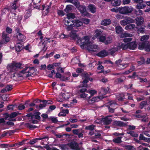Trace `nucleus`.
I'll use <instances>...</instances> for the list:
<instances>
[{
  "instance_id": "obj_18",
  "label": "nucleus",
  "mask_w": 150,
  "mask_h": 150,
  "mask_svg": "<svg viewBox=\"0 0 150 150\" xmlns=\"http://www.w3.org/2000/svg\"><path fill=\"white\" fill-rule=\"evenodd\" d=\"M108 52L105 50H103L100 51L97 54V55L102 57H105L108 55Z\"/></svg>"
},
{
  "instance_id": "obj_20",
  "label": "nucleus",
  "mask_w": 150,
  "mask_h": 150,
  "mask_svg": "<svg viewBox=\"0 0 150 150\" xmlns=\"http://www.w3.org/2000/svg\"><path fill=\"white\" fill-rule=\"evenodd\" d=\"M113 125L114 126H118L120 127L125 126V124L121 121H115L113 123Z\"/></svg>"
},
{
  "instance_id": "obj_62",
  "label": "nucleus",
  "mask_w": 150,
  "mask_h": 150,
  "mask_svg": "<svg viewBox=\"0 0 150 150\" xmlns=\"http://www.w3.org/2000/svg\"><path fill=\"white\" fill-rule=\"evenodd\" d=\"M126 148L128 150H135V149L132 146H126Z\"/></svg>"
},
{
  "instance_id": "obj_29",
  "label": "nucleus",
  "mask_w": 150,
  "mask_h": 150,
  "mask_svg": "<svg viewBox=\"0 0 150 150\" xmlns=\"http://www.w3.org/2000/svg\"><path fill=\"white\" fill-rule=\"evenodd\" d=\"M109 90L108 89H106L104 88H102L101 89L100 93V95H104L107 93Z\"/></svg>"
},
{
  "instance_id": "obj_52",
  "label": "nucleus",
  "mask_w": 150,
  "mask_h": 150,
  "mask_svg": "<svg viewBox=\"0 0 150 150\" xmlns=\"http://www.w3.org/2000/svg\"><path fill=\"white\" fill-rule=\"evenodd\" d=\"M97 69L101 70V71L98 72V73L99 74L102 73L104 71V67L102 65H99L97 67Z\"/></svg>"
},
{
  "instance_id": "obj_58",
  "label": "nucleus",
  "mask_w": 150,
  "mask_h": 150,
  "mask_svg": "<svg viewBox=\"0 0 150 150\" xmlns=\"http://www.w3.org/2000/svg\"><path fill=\"white\" fill-rule=\"evenodd\" d=\"M25 107L24 105H23L22 104H19V106L17 107H16V108H17L20 110H22L25 109Z\"/></svg>"
},
{
  "instance_id": "obj_38",
  "label": "nucleus",
  "mask_w": 150,
  "mask_h": 150,
  "mask_svg": "<svg viewBox=\"0 0 150 150\" xmlns=\"http://www.w3.org/2000/svg\"><path fill=\"white\" fill-rule=\"evenodd\" d=\"M127 134H130L131 136L133 137H137L138 136V134L134 131H128L127 132Z\"/></svg>"
},
{
  "instance_id": "obj_63",
  "label": "nucleus",
  "mask_w": 150,
  "mask_h": 150,
  "mask_svg": "<svg viewBox=\"0 0 150 150\" xmlns=\"http://www.w3.org/2000/svg\"><path fill=\"white\" fill-rule=\"evenodd\" d=\"M77 38L78 39L77 42L81 46H82V39H81L80 38H78V37Z\"/></svg>"
},
{
  "instance_id": "obj_42",
  "label": "nucleus",
  "mask_w": 150,
  "mask_h": 150,
  "mask_svg": "<svg viewBox=\"0 0 150 150\" xmlns=\"http://www.w3.org/2000/svg\"><path fill=\"white\" fill-rule=\"evenodd\" d=\"M120 7L119 8H114L111 9V11L112 12H115L116 13L119 12L121 14Z\"/></svg>"
},
{
  "instance_id": "obj_44",
  "label": "nucleus",
  "mask_w": 150,
  "mask_h": 150,
  "mask_svg": "<svg viewBox=\"0 0 150 150\" xmlns=\"http://www.w3.org/2000/svg\"><path fill=\"white\" fill-rule=\"evenodd\" d=\"M67 18L70 19L71 18H75L74 14L73 13H68L67 14Z\"/></svg>"
},
{
  "instance_id": "obj_22",
  "label": "nucleus",
  "mask_w": 150,
  "mask_h": 150,
  "mask_svg": "<svg viewBox=\"0 0 150 150\" xmlns=\"http://www.w3.org/2000/svg\"><path fill=\"white\" fill-rule=\"evenodd\" d=\"M120 50V47L119 46H116L112 48L109 50V53L112 55L115 52L118 51Z\"/></svg>"
},
{
  "instance_id": "obj_12",
  "label": "nucleus",
  "mask_w": 150,
  "mask_h": 150,
  "mask_svg": "<svg viewBox=\"0 0 150 150\" xmlns=\"http://www.w3.org/2000/svg\"><path fill=\"white\" fill-rule=\"evenodd\" d=\"M104 98L100 96H96L92 98L91 99H88V102L90 104H92L95 103L99 101L101 99Z\"/></svg>"
},
{
  "instance_id": "obj_27",
  "label": "nucleus",
  "mask_w": 150,
  "mask_h": 150,
  "mask_svg": "<svg viewBox=\"0 0 150 150\" xmlns=\"http://www.w3.org/2000/svg\"><path fill=\"white\" fill-rule=\"evenodd\" d=\"M43 8L42 9L43 10H45L43 12V14L44 15H46L49 12V9L50 8V7L49 6H47L46 7H45L44 5L42 6Z\"/></svg>"
},
{
  "instance_id": "obj_49",
  "label": "nucleus",
  "mask_w": 150,
  "mask_h": 150,
  "mask_svg": "<svg viewBox=\"0 0 150 150\" xmlns=\"http://www.w3.org/2000/svg\"><path fill=\"white\" fill-rule=\"evenodd\" d=\"M117 104L114 101H111L109 103V107H110L112 108L115 107V105H117Z\"/></svg>"
},
{
  "instance_id": "obj_53",
  "label": "nucleus",
  "mask_w": 150,
  "mask_h": 150,
  "mask_svg": "<svg viewBox=\"0 0 150 150\" xmlns=\"http://www.w3.org/2000/svg\"><path fill=\"white\" fill-rule=\"evenodd\" d=\"M17 0H15L13 2L12 4V5L11 6V8H12L16 10L17 8V7L16 6V3L17 2Z\"/></svg>"
},
{
  "instance_id": "obj_40",
  "label": "nucleus",
  "mask_w": 150,
  "mask_h": 150,
  "mask_svg": "<svg viewBox=\"0 0 150 150\" xmlns=\"http://www.w3.org/2000/svg\"><path fill=\"white\" fill-rule=\"evenodd\" d=\"M2 36L3 39L5 40L6 42H8L9 41L10 38L6 34L3 33Z\"/></svg>"
},
{
  "instance_id": "obj_64",
  "label": "nucleus",
  "mask_w": 150,
  "mask_h": 150,
  "mask_svg": "<svg viewBox=\"0 0 150 150\" xmlns=\"http://www.w3.org/2000/svg\"><path fill=\"white\" fill-rule=\"evenodd\" d=\"M71 7L70 6H67L64 11L66 13H69L71 10Z\"/></svg>"
},
{
  "instance_id": "obj_6",
  "label": "nucleus",
  "mask_w": 150,
  "mask_h": 150,
  "mask_svg": "<svg viewBox=\"0 0 150 150\" xmlns=\"http://www.w3.org/2000/svg\"><path fill=\"white\" fill-rule=\"evenodd\" d=\"M68 146L72 149L80 150L81 147L79 146V144L75 141L71 142L67 144Z\"/></svg>"
},
{
  "instance_id": "obj_1",
  "label": "nucleus",
  "mask_w": 150,
  "mask_h": 150,
  "mask_svg": "<svg viewBox=\"0 0 150 150\" xmlns=\"http://www.w3.org/2000/svg\"><path fill=\"white\" fill-rule=\"evenodd\" d=\"M35 69L34 67H27L18 73H16V76L18 78L23 79L26 78L35 74Z\"/></svg>"
},
{
  "instance_id": "obj_55",
  "label": "nucleus",
  "mask_w": 150,
  "mask_h": 150,
  "mask_svg": "<svg viewBox=\"0 0 150 150\" xmlns=\"http://www.w3.org/2000/svg\"><path fill=\"white\" fill-rule=\"evenodd\" d=\"M147 104V102L146 101H143L140 104V108L142 109Z\"/></svg>"
},
{
  "instance_id": "obj_26",
  "label": "nucleus",
  "mask_w": 150,
  "mask_h": 150,
  "mask_svg": "<svg viewBox=\"0 0 150 150\" xmlns=\"http://www.w3.org/2000/svg\"><path fill=\"white\" fill-rule=\"evenodd\" d=\"M120 0H112L111 2L112 5L114 6H119L121 4Z\"/></svg>"
},
{
  "instance_id": "obj_11",
  "label": "nucleus",
  "mask_w": 150,
  "mask_h": 150,
  "mask_svg": "<svg viewBox=\"0 0 150 150\" xmlns=\"http://www.w3.org/2000/svg\"><path fill=\"white\" fill-rule=\"evenodd\" d=\"M91 43L89 41V37L88 36H85L82 39V46L85 47L86 49L87 46L90 45Z\"/></svg>"
},
{
  "instance_id": "obj_7",
  "label": "nucleus",
  "mask_w": 150,
  "mask_h": 150,
  "mask_svg": "<svg viewBox=\"0 0 150 150\" xmlns=\"http://www.w3.org/2000/svg\"><path fill=\"white\" fill-rule=\"evenodd\" d=\"M74 4L77 8H79V11L83 15L85 16L87 14V13L86 11V7L85 6H80L78 2H75Z\"/></svg>"
},
{
  "instance_id": "obj_59",
  "label": "nucleus",
  "mask_w": 150,
  "mask_h": 150,
  "mask_svg": "<svg viewBox=\"0 0 150 150\" xmlns=\"http://www.w3.org/2000/svg\"><path fill=\"white\" fill-rule=\"evenodd\" d=\"M12 86L11 85H8L6 87V89L7 91H11L12 89Z\"/></svg>"
},
{
  "instance_id": "obj_23",
  "label": "nucleus",
  "mask_w": 150,
  "mask_h": 150,
  "mask_svg": "<svg viewBox=\"0 0 150 150\" xmlns=\"http://www.w3.org/2000/svg\"><path fill=\"white\" fill-rule=\"evenodd\" d=\"M43 103L40 104L39 106V107L40 109H42V108L45 107L47 104H51L50 101V100L46 101V100H44L42 101Z\"/></svg>"
},
{
  "instance_id": "obj_31",
  "label": "nucleus",
  "mask_w": 150,
  "mask_h": 150,
  "mask_svg": "<svg viewBox=\"0 0 150 150\" xmlns=\"http://www.w3.org/2000/svg\"><path fill=\"white\" fill-rule=\"evenodd\" d=\"M116 32L117 34L121 33L123 30L122 27L120 26H117L115 27Z\"/></svg>"
},
{
  "instance_id": "obj_15",
  "label": "nucleus",
  "mask_w": 150,
  "mask_h": 150,
  "mask_svg": "<svg viewBox=\"0 0 150 150\" xmlns=\"http://www.w3.org/2000/svg\"><path fill=\"white\" fill-rule=\"evenodd\" d=\"M112 117V115L107 116L103 118L102 119V121L105 124H110L112 120V119L111 118H110L109 117Z\"/></svg>"
},
{
  "instance_id": "obj_36",
  "label": "nucleus",
  "mask_w": 150,
  "mask_h": 150,
  "mask_svg": "<svg viewBox=\"0 0 150 150\" xmlns=\"http://www.w3.org/2000/svg\"><path fill=\"white\" fill-rule=\"evenodd\" d=\"M119 47H120V49L121 48L124 50L129 49V43L127 44H121Z\"/></svg>"
},
{
  "instance_id": "obj_50",
  "label": "nucleus",
  "mask_w": 150,
  "mask_h": 150,
  "mask_svg": "<svg viewBox=\"0 0 150 150\" xmlns=\"http://www.w3.org/2000/svg\"><path fill=\"white\" fill-rule=\"evenodd\" d=\"M67 144L61 145L59 146V147L62 150H67Z\"/></svg>"
},
{
  "instance_id": "obj_17",
  "label": "nucleus",
  "mask_w": 150,
  "mask_h": 150,
  "mask_svg": "<svg viewBox=\"0 0 150 150\" xmlns=\"http://www.w3.org/2000/svg\"><path fill=\"white\" fill-rule=\"evenodd\" d=\"M111 23V21L110 19H106L101 21V24L103 25L107 26L110 24Z\"/></svg>"
},
{
  "instance_id": "obj_10",
  "label": "nucleus",
  "mask_w": 150,
  "mask_h": 150,
  "mask_svg": "<svg viewBox=\"0 0 150 150\" xmlns=\"http://www.w3.org/2000/svg\"><path fill=\"white\" fill-rule=\"evenodd\" d=\"M134 3L137 4V8L138 9H142L145 7V4L143 3V0H133Z\"/></svg>"
},
{
  "instance_id": "obj_57",
  "label": "nucleus",
  "mask_w": 150,
  "mask_h": 150,
  "mask_svg": "<svg viewBox=\"0 0 150 150\" xmlns=\"http://www.w3.org/2000/svg\"><path fill=\"white\" fill-rule=\"evenodd\" d=\"M102 32L100 30L97 29L95 30V33L97 36H99L102 33Z\"/></svg>"
},
{
  "instance_id": "obj_9",
  "label": "nucleus",
  "mask_w": 150,
  "mask_h": 150,
  "mask_svg": "<svg viewBox=\"0 0 150 150\" xmlns=\"http://www.w3.org/2000/svg\"><path fill=\"white\" fill-rule=\"evenodd\" d=\"M82 76L83 77V80L82 82L83 85L82 87H88V85L86 83L88 82L89 75L86 73H83L82 74Z\"/></svg>"
},
{
  "instance_id": "obj_35",
  "label": "nucleus",
  "mask_w": 150,
  "mask_h": 150,
  "mask_svg": "<svg viewBox=\"0 0 150 150\" xmlns=\"http://www.w3.org/2000/svg\"><path fill=\"white\" fill-rule=\"evenodd\" d=\"M132 36L133 35L131 34L125 33H122L120 37L121 38L131 37H132Z\"/></svg>"
},
{
  "instance_id": "obj_8",
  "label": "nucleus",
  "mask_w": 150,
  "mask_h": 150,
  "mask_svg": "<svg viewBox=\"0 0 150 150\" xmlns=\"http://www.w3.org/2000/svg\"><path fill=\"white\" fill-rule=\"evenodd\" d=\"M134 21L128 17H126L125 19L121 21H120V24L122 25L125 26L128 24L133 23Z\"/></svg>"
},
{
  "instance_id": "obj_45",
  "label": "nucleus",
  "mask_w": 150,
  "mask_h": 150,
  "mask_svg": "<svg viewBox=\"0 0 150 150\" xmlns=\"http://www.w3.org/2000/svg\"><path fill=\"white\" fill-rule=\"evenodd\" d=\"M87 93H88V92L87 91L82 93H79V95L81 98H84L88 96V95Z\"/></svg>"
},
{
  "instance_id": "obj_56",
  "label": "nucleus",
  "mask_w": 150,
  "mask_h": 150,
  "mask_svg": "<svg viewBox=\"0 0 150 150\" xmlns=\"http://www.w3.org/2000/svg\"><path fill=\"white\" fill-rule=\"evenodd\" d=\"M131 0H122V4L123 5L129 4L131 2Z\"/></svg>"
},
{
  "instance_id": "obj_28",
  "label": "nucleus",
  "mask_w": 150,
  "mask_h": 150,
  "mask_svg": "<svg viewBox=\"0 0 150 150\" xmlns=\"http://www.w3.org/2000/svg\"><path fill=\"white\" fill-rule=\"evenodd\" d=\"M24 47L23 45L21 44L18 43L16 46V49L17 52H20Z\"/></svg>"
},
{
  "instance_id": "obj_61",
  "label": "nucleus",
  "mask_w": 150,
  "mask_h": 150,
  "mask_svg": "<svg viewBox=\"0 0 150 150\" xmlns=\"http://www.w3.org/2000/svg\"><path fill=\"white\" fill-rule=\"evenodd\" d=\"M145 50L146 51H150V44L147 43L145 46Z\"/></svg>"
},
{
  "instance_id": "obj_13",
  "label": "nucleus",
  "mask_w": 150,
  "mask_h": 150,
  "mask_svg": "<svg viewBox=\"0 0 150 150\" xmlns=\"http://www.w3.org/2000/svg\"><path fill=\"white\" fill-rule=\"evenodd\" d=\"M82 25V23L79 20H75L73 21L72 24V29L75 28H77Z\"/></svg>"
},
{
  "instance_id": "obj_3",
  "label": "nucleus",
  "mask_w": 150,
  "mask_h": 150,
  "mask_svg": "<svg viewBox=\"0 0 150 150\" xmlns=\"http://www.w3.org/2000/svg\"><path fill=\"white\" fill-rule=\"evenodd\" d=\"M121 14H127L131 13L133 11L134 8L131 6H125L120 7Z\"/></svg>"
},
{
  "instance_id": "obj_4",
  "label": "nucleus",
  "mask_w": 150,
  "mask_h": 150,
  "mask_svg": "<svg viewBox=\"0 0 150 150\" xmlns=\"http://www.w3.org/2000/svg\"><path fill=\"white\" fill-rule=\"evenodd\" d=\"M73 20L70 19L66 18L64 21V25H66V29L68 31L71 30L72 29V24H73Z\"/></svg>"
},
{
  "instance_id": "obj_2",
  "label": "nucleus",
  "mask_w": 150,
  "mask_h": 150,
  "mask_svg": "<svg viewBox=\"0 0 150 150\" xmlns=\"http://www.w3.org/2000/svg\"><path fill=\"white\" fill-rule=\"evenodd\" d=\"M22 64L20 62L13 61L7 65L6 68L9 72H15L22 68Z\"/></svg>"
},
{
  "instance_id": "obj_47",
  "label": "nucleus",
  "mask_w": 150,
  "mask_h": 150,
  "mask_svg": "<svg viewBox=\"0 0 150 150\" xmlns=\"http://www.w3.org/2000/svg\"><path fill=\"white\" fill-rule=\"evenodd\" d=\"M18 115V114L16 112H13L11 114L9 115H8V117L10 118H12L16 117Z\"/></svg>"
},
{
  "instance_id": "obj_16",
  "label": "nucleus",
  "mask_w": 150,
  "mask_h": 150,
  "mask_svg": "<svg viewBox=\"0 0 150 150\" xmlns=\"http://www.w3.org/2000/svg\"><path fill=\"white\" fill-rule=\"evenodd\" d=\"M136 24L137 25H140L142 24L144 22V19L142 16L137 17L135 18Z\"/></svg>"
},
{
  "instance_id": "obj_48",
  "label": "nucleus",
  "mask_w": 150,
  "mask_h": 150,
  "mask_svg": "<svg viewBox=\"0 0 150 150\" xmlns=\"http://www.w3.org/2000/svg\"><path fill=\"white\" fill-rule=\"evenodd\" d=\"M128 66V64H121L118 65V67L121 69H124Z\"/></svg>"
},
{
  "instance_id": "obj_19",
  "label": "nucleus",
  "mask_w": 150,
  "mask_h": 150,
  "mask_svg": "<svg viewBox=\"0 0 150 150\" xmlns=\"http://www.w3.org/2000/svg\"><path fill=\"white\" fill-rule=\"evenodd\" d=\"M88 8L90 11L92 13H94L96 11V8L95 5L93 4H90L88 6Z\"/></svg>"
},
{
  "instance_id": "obj_51",
  "label": "nucleus",
  "mask_w": 150,
  "mask_h": 150,
  "mask_svg": "<svg viewBox=\"0 0 150 150\" xmlns=\"http://www.w3.org/2000/svg\"><path fill=\"white\" fill-rule=\"evenodd\" d=\"M88 93H89L90 94L91 96L88 97V98L90 99L91 97L93 96L94 94L96 93V91L94 90H91L88 91Z\"/></svg>"
},
{
  "instance_id": "obj_5",
  "label": "nucleus",
  "mask_w": 150,
  "mask_h": 150,
  "mask_svg": "<svg viewBox=\"0 0 150 150\" xmlns=\"http://www.w3.org/2000/svg\"><path fill=\"white\" fill-rule=\"evenodd\" d=\"M86 49L89 52H97L99 50V48L97 45L91 43L87 46Z\"/></svg>"
},
{
  "instance_id": "obj_30",
  "label": "nucleus",
  "mask_w": 150,
  "mask_h": 150,
  "mask_svg": "<svg viewBox=\"0 0 150 150\" xmlns=\"http://www.w3.org/2000/svg\"><path fill=\"white\" fill-rule=\"evenodd\" d=\"M135 27V25L134 24H129L127 25L125 27V29L126 30H132Z\"/></svg>"
},
{
  "instance_id": "obj_24",
  "label": "nucleus",
  "mask_w": 150,
  "mask_h": 150,
  "mask_svg": "<svg viewBox=\"0 0 150 150\" xmlns=\"http://www.w3.org/2000/svg\"><path fill=\"white\" fill-rule=\"evenodd\" d=\"M61 94L65 99H67L69 98L70 94L68 92L63 91L61 92Z\"/></svg>"
},
{
  "instance_id": "obj_46",
  "label": "nucleus",
  "mask_w": 150,
  "mask_h": 150,
  "mask_svg": "<svg viewBox=\"0 0 150 150\" xmlns=\"http://www.w3.org/2000/svg\"><path fill=\"white\" fill-rule=\"evenodd\" d=\"M95 126L93 125H91L88 126H86L85 127V129H88L90 130H92L94 129Z\"/></svg>"
},
{
  "instance_id": "obj_14",
  "label": "nucleus",
  "mask_w": 150,
  "mask_h": 150,
  "mask_svg": "<svg viewBox=\"0 0 150 150\" xmlns=\"http://www.w3.org/2000/svg\"><path fill=\"white\" fill-rule=\"evenodd\" d=\"M71 32L69 33V36L74 39H76L78 38V35L76 34L78 30H74V29H71Z\"/></svg>"
},
{
  "instance_id": "obj_37",
  "label": "nucleus",
  "mask_w": 150,
  "mask_h": 150,
  "mask_svg": "<svg viewBox=\"0 0 150 150\" xmlns=\"http://www.w3.org/2000/svg\"><path fill=\"white\" fill-rule=\"evenodd\" d=\"M112 38L111 37H108L106 38L104 42L106 45L111 43L112 42Z\"/></svg>"
},
{
  "instance_id": "obj_21",
  "label": "nucleus",
  "mask_w": 150,
  "mask_h": 150,
  "mask_svg": "<svg viewBox=\"0 0 150 150\" xmlns=\"http://www.w3.org/2000/svg\"><path fill=\"white\" fill-rule=\"evenodd\" d=\"M137 47V45L135 42H132L129 43V49L130 50H134Z\"/></svg>"
},
{
  "instance_id": "obj_33",
  "label": "nucleus",
  "mask_w": 150,
  "mask_h": 150,
  "mask_svg": "<svg viewBox=\"0 0 150 150\" xmlns=\"http://www.w3.org/2000/svg\"><path fill=\"white\" fill-rule=\"evenodd\" d=\"M40 113L39 112H36L34 113L32 117V118H33V119L35 118L36 119L39 120L40 118Z\"/></svg>"
},
{
  "instance_id": "obj_39",
  "label": "nucleus",
  "mask_w": 150,
  "mask_h": 150,
  "mask_svg": "<svg viewBox=\"0 0 150 150\" xmlns=\"http://www.w3.org/2000/svg\"><path fill=\"white\" fill-rule=\"evenodd\" d=\"M147 43L143 42H140L139 44V49L140 50H142L143 49H145V46Z\"/></svg>"
},
{
  "instance_id": "obj_54",
  "label": "nucleus",
  "mask_w": 150,
  "mask_h": 150,
  "mask_svg": "<svg viewBox=\"0 0 150 150\" xmlns=\"http://www.w3.org/2000/svg\"><path fill=\"white\" fill-rule=\"evenodd\" d=\"M81 20L82 21H81L82 22V23H84L86 24H88L90 22L89 20L87 18H83Z\"/></svg>"
},
{
  "instance_id": "obj_43",
  "label": "nucleus",
  "mask_w": 150,
  "mask_h": 150,
  "mask_svg": "<svg viewBox=\"0 0 150 150\" xmlns=\"http://www.w3.org/2000/svg\"><path fill=\"white\" fill-rule=\"evenodd\" d=\"M149 38V36L148 35H144L141 38L140 40L142 41H145L147 40Z\"/></svg>"
},
{
  "instance_id": "obj_34",
  "label": "nucleus",
  "mask_w": 150,
  "mask_h": 150,
  "mask_svg": "<svg viewBox=\"0 0 150 150\" xmlns=\"http://www.w3.org/2000/svg\"><path fill=\"white\" fill-rule=\"evenodd\" d=\"M67 75L68 76L66 77L64 76H62V77L60 79V80L64 81L69 80L70 79L69 77L71 76L70 74L69 73H68L67 74Z\"/></svg>"
},
{
  "instance_id": "obj_32",
  "label": "nucleus",
  "mask_w": 150,
  "mask_h": 150,
  "mask_svg": "<svg viewBox=\"0 0 150 150\" xmlns=\"http://www.w3.org/2000/svg\"><path fill=\"white\" fill-rule=\"evenodd\" d=\"M17 38L18 40L21 41H24L25 39V37L21 33L18 35Z\"/></svg>"
},
{
  "instance_id": "obj_41",
  "label": "nucleus",
  "mask_w": 150,
  "mask_h": 150,
  "mask_svg": "<svg viewBox=\"0 0 150 150\" xmlns=\"http://www.w3.org/2000/svg\"><path fill=\"white\" fill-rule=\"evenodd\" d=\"M122 138V137H118L114 139L112 141L115 143H120L122 142V141L121 140Z\"/></svg>"
},
{
  "instance_id": "obj_25",
  "label": "nucleus",
  "mask_w": 150,
  "mask_h": 150,
  "mask_svg": "<svg viewBox=\"0 0 150 150\" xmlns=\"http://www.w3.org/2000/svg\"><path fill=\"white\" fill-rule=\"evenodd\" d=\"M126 77L125 76L122 77L121 78H118L115 81V82L116 84L120 83H122L125 79Z\"/></svg>"
},
{
  "instance_id": "obj_60",
  "label": "nucleus",
  "mask_w": 150,
  "mask_h": 150,
  "mask_svg": "<svg viewBox=\"0 0 150 150\" xmlns=\"http://www.w3.org/2000/svg\"><path fill=\"white\" fill-rule=\"evenodd\" d=\"M26 126L30 128H35L37 127L33 125H31L29 123H27L26 124Z\"/></svg>"
}]
</instances>
